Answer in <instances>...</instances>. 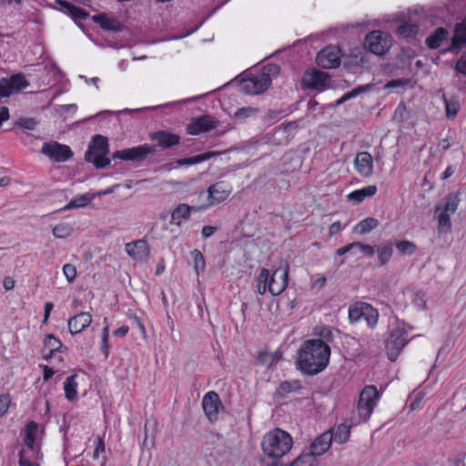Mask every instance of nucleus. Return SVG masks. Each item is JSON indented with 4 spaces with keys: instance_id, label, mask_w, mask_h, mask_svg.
I'll use <instances>...</instances> for the list:
<instances>
[{
    "instance_id": "f257e3e1",
    "label": "nucleus",
    "mask_w": 466,
    "mask_h": 466,
    "mask_svg": "<svg viewBox=\"0 0 466 466\" xmlns=\"http://www.w3.org/2000/svg\"><path fill=\"white\" fill-rule=\"evenodd\" d=\"M330 353L327 343L319 339H309L299 350L298 367L308 375L318 374L329 365Z\"/></svg>"
},
{
    "instance_id": "f03ea898",
    "label": "nucleus",
    "mask_w": 466,
    "mask_h": 466,
    "mask_svg": "<svg viewBox=\"0 0 466 466\" xmlns=\"http://www.w3.org/2000/svg\"><path fill=\"white\" fill-rule=\"evenodd\" d=\"M289 265L277 268L272 274L267 268H261L257 277V291L264 295L268 291L272 296L280 295L288 286Z\"/></svg>"
},
{
    "instance_id": "7ed1b4c3",
    "label": "nucleus",
    "mask_w": 466,
    "mask_h": 466,
    "mask_svg": "<svg viewBox=\"0 0 466 466\" xmlns=\"http://www.w3.org/2000/svg\"><path fill=\"white\" fill-rule=\"evenodd\" d=\"M292 445V437L280 429L269 431L261 441V449L264 455L272 459H280L288 454Z\"/></svg>"
},
{
    "instance_id": "20e7f679",
    "label": "nucleus",
    "mask_w": 466,
    "mask_h": 466,
    "mask_svg": "<svg viewBox=\"0 0 466 466\" xmlns=\"http://www.w3.org/2000/svg\"><path fill=\"white\" fill-rule=\"evenodd\" d=\"M232 187L226 181H218L211 185L206 191H201L198 197L196 210H206L208 208L225 201Z\"/></svg>"
},
{
    "instance_id": "39448f33",
    "label": "nucleus",
    "mask_w": 466,
    "mask_h": 466,
    "mask_svg": "<svg viewBox=\"0 0 466 466\" xmlns=\"http://www.w3.org/2000/svg\"><path fill=\"white\" fill-rule=\"evenodd\" d=\"M410 329L408 325L400 321H396L395 325L391 328L390 336L386 340L387 355L391 361L398 358L400 351L410 341Z\"/></svg>"
},
{
    "instance_id": "423d86ee",
    "label": "nucleus",
    "mask_w": 466,
    "mask_h": 466,
    "mask_svg": "<svg viewBox=\"0 0 466 466\" xmlns=\"http://www.w3.org/2000/svg\"><path fill=\"white\" fill-rule=\"evenodd\" d=\"M108 151L106 137L101 135H96L89 144L88 149L85 155V159L87 162L93 163L97 168L106 167L110 164V160L106 157Z\"/></svg>"
},
{
    "instance_id": "0eeeda50",
    "label": "nucleus",
    "mask_w": 466,
    "mask_h": 466,
    "mask_svg": "<svg viewBox=\"0 0 466 466\" xmlns=\"http://www.w3.org/2000/svg\"><path fill=\"white\" fill-rule=\"evenodd\" d=\"M380 394L377 388L373 385L366 386L360 394L357 405V410L360 419L368 420L377 406Z\"/></svg>"
},
{
    "instance_id": "6e6552de",
    "label": "nucleus",
    "mask_w": 466,
    "mask_h": 466,
    "mask_svg": "<svg viewBox=\"0 0 466 466\" xmlns=\"http://www.w3.org/2000/svg\"><path fill=\"white\" fill-rule=\"evenodd\" d=\"M365 43L371 53L382 56L390 49L391 37L388 33L374 30L366 35Z\"/></svg>"
},
{
    "instance_id": "1a4fd4ad",
    "label": "nucleus",
    "mask_w": 466,
    "mask_h": 466,
    "mask_svg": "<svg viewBox=\"0 0 466 466\" xmlns=\"http://www.w3.org/2000/svg\"><path fill=\"white\" fill-rule=\"evenodd\" d=\"M270 84L269 75L268 73H261L244 79L240 84V87L247 94L258 95L266 91Z\"/></svg>"
},
{
    "instance_id": "9d476101",
    "label": "nucleus",
    "mask_w": 466,
    "mask_h": 466,
    "mask_svg": "<svg viewBox=\"0 0 466 466\" xmlns=\"http://www.w3.org/2000/svg\"><path fill=\"white\" fill-rule=\"evenodd\" d=\"M218 126V121L217 119L206 115L192 118L187 127V131L189 135L197 136L215 129Z\"/></svg>"
},
{
    "instance_id": "9b49d317",
    "label": "nucleus",
    "mask_w": 466,
    "mask_h": 466,
    "mask_svg": "<svg viewBox=\"0 0 466 466\" xmlns=\"http://www.w3.org/2000/svg\"><path fill=\"white\" fill-rule=\"evenodd\" d=\"M202 408L210 421L217 420L219 411L223 410L218 394L215 391L207 392L202 399Z\"/></svg>"
},
{
    "instance_id": "f8f14e48",
    "label": "nucleus",
    "mask_w": 466,
    "mask_h": 466,
    "mask_svg": "<svg viewBox=\"0 0 466 466\" xmlns=\"http://www.w3.org/2000/svg\"><path fill=\"white\" fill-rule=\"evenodd\" d=\"M316 61L323 68H335L340 64V50L335 46H327L318 53Z\"/></svg>"
},
{
    "instance_id": "ddd939ff",
    "label": "nucleus",
    "mask_w": 466,
    "mask_h": 466,
    "mask_svg": "<svg viewBox=\"0 0 466 466\" xmlns=\"http://www.w3.org/2000/svg\"><path fill=\"white\" fill-rule=\"evenodd\" d=\"M41 152L56 162L66 161L72 156V151L69 147L57 142L45 143Z\"/></svg>"
},
{
    "instance_id": "4468645a",
    "label": "nucleus",
    "mask_w": 466,
    "mask_h": 466,
    "mask_svg": "<svg viewBox=\"0 0 466 466\" xmlns=\"http://www.w3.org/2000/svg\"><path fill=\"white\" fill-rule=\"evenodd\" d=\"M154 149L149 145L144 144L137 147L122 149L116 151L113 154V158L121 160H142L149 154H152Z\"/></svg>"
},
{
    "instance_id": "2eb2a0df",
    "label": "nucleus",
    "mask_w": 466,
    "mask_h": 466,
    "mask_svg": "<svg viewBox=\"0 0 466 466\" xmlns=\"http://www.w3.org/2000/svg\"><path fill=\"white\" fill-rule=\"evenodd\" d=\"M126 253L136 262H146L149 257V247L146 240L138 239L125 245Z\"/></svg>"
},
{
    "instance_id": "dca6fc26",
    "label": "nucleus",
    "mask_w": 466,
    "mask_h": 466,
    "mask_svg": "<svg viewBox=\"0 0 466 466\" xmlns=\"http://www.w3.org/2000/svg\"><path fill=\"white\" fill-rule=\"evenodd\" d=\"M302 83L309 88L322 91L329 86V78L325 72L312 70L304 74Z\"/></svg>"
},
{
    "instance_id": "f3484780",
    "label": "nucleus",
    "mask_w": 466,
    "mask_h": 466,
    "mask_svg": "<svg viewBox=\"0 0 466 466\" xmlns=\"http://www.w3.org/2000/svg\"><path fill=\"white\" fill-rule=\"evenodd\" d=\"M92 315L89 312L82 311L71 318L67 321V328L71 334L75 335L82 332L92 323Z\"/></svg>"
},
{
    "instance_id": "a211bd4d",
    "label": "nucleus",
    "mask_w": 466,
    "mask_h": 466,
    "mask_svg": "<svg viewBox=\"0 0 466 466\" xmlns=\"http://www.w3.org/2000/svg\"><path fill=\"white\" fill-rule=\"evenodd\" d=\"M354 166L358 173L365 177L373 174V157L369 152H360L357 154Z\"/></svg>"
},
{
    "instance_id": "6ab92c4d",
    "label": "nucleus",
    "mask_w": 466,
    "mask_h": 466,
    "mask_svg": "<svg viewBox=\"0 0 466 466\" xmlns=\"http://www.w3.org/2000/svg\"><path fill=\"white\" fill-rule=\"evenodd\" d=\"M331 442L332 434L330 431H326L314 440L308 453L312 454V457L316 459V457L321 456L329 451Z\"/></svg>"
},
{
    "instance_id": "aec40b11",
    "label": "nucleus",
    "mask_w": 466,
    "mask_h": 466,
    "mask_svg": "<svg viewBox=\"0 0 466 466\" xmlns=\"http://www.w3.org/2000/svg\"><path fill=\"white\" fill-rule=\"evenodd\" d=\"M197 202L193 206H188L187 204L181 203L176 207V208L171 212V224H175L177 226H180L183 220H188L191 217V212H200L201 210H196Z\"/></svg>"
},
{
    "instance_id": "412c9836",
    "label": "nucleus",
    "mask_w": 466,
    "mask_h": 466,
    "mask_svg": "<svg viewBox=\"0 0 466 466\" xmlns=\"http://www.w3.org/2000/svg\"><path fill=\"white\" fill-rule=\"evenodd\" d=\"M56 8L68 15L75 21L86 19L88 14L80 7H77L66 0H56Z\"/></svg>"
},
{
    "instance_id": "4be33fe9",
    "label": "nucleus",
    "mask_w": 466,
    "mask_h": 466,
    "mask_svg": "<svg viewBox=\"0 0 466 466\" xmlns=\"http://www.w3.org/2000/svg\"><path fill=\"white\" fill-rule=\"evenodd\" d=\"M38 430V425L35 421H30L25 425V438L24 441L26 446L27 451H30L32 455L36 453L35 437Z\"/></svg>"
},
{
    "instance_id": "5701e85b",
    "label": "nucleus",
    "mask_w": 466,
    "mask_h": 466,
    "mask_svg": "<svg viewBox=\"0 0 466 466\" xmlns=\"http://www.w3.org/2000/svg\"><path fill=\"white\" fill-rule=\"evenodd\" d=\"M96 197V194L90 192L77 195L74 197L64 208H62L61 210L85 208L89 205Z\"/></svg>"
},
{
    "instance_id": "b1692460",
    "label": "nucleus",
    "mask_w": 466,
    "mask_h": 466,
    "mask_svg": "<svg viewBox=\"0 0 466 466\" xmlns=\"http://www.w3.org/2000/svg\"><path fill=\"white\" fill-rule=\"evenodd\" d=\"M378 189L375 185H370L360 189L350 192L347 198L349 201L355 204L362 202L366 198L373 197L377 193Z\"/></svg>"
},
{
    "instance_id": "393cba45",
    "label": "nucleus",
    "mask_w": 466,
    "mask_h": 466,
    "mask_svg": "<svg viewBox=\"0 0 466 466\" xmlns=\"http://www.w3.org/2000/svg\"><path fill=\"white\" fill-rule=\"evenodd\" d=\"M93 21L98 24L104 30L118 32L121 30L120 23L112 17H108L105 14H99L93 16Z\"/></svg>"
},
{
    "instance_id": "a878e982",
    "label": "nucleus",
    "mask_w": 466,
    "mask_h": 466,
    "mask_svg": "<svg viewBox=\"0 0 466 466\" xmlns=\"http://www.w3.org/2000/svg\"><path fill=\"white\" fill-rule=\"evenodd\" d=\"M448 30L443 27H439L426 38V44L430 48L435 49L441 46V45L448 39Z\"/></svg>"
},
{
    "instance_id": "bb28decb",
    "label": "nucleus",
    "mask_w": 466,
    "mask_h": 466,
    "mask_svg": "<svg viewBox=\"0 0 466 466\" xmlns=\"http://www.w3.org/2000/svg\"><path fill=\"white\" fill-rule=\"evenodd\" d=\"M466 44V19L457 24L454 35L451 38V49H459Z\"/></svg>"
},
{
    "instance_id": "cd10ccee",
    "label": "nucleus",
    "mask_w": 466,
    "mask_h": 466,
    "mask_svg": "<svg viewBox=\"0 0 466 466\" xmlns=\"http://www.w3.org/2000/svg\"><path fill=\"white\" fill-rule=\"evenodd\" d=\"M332 434V441L337 443H345L350 436V426L347 423H341L329 431Z\"/></svg>"
},
{
    "instance_id": "c85d7f7f",
    "label": "nucleus",
    "mask_w": 466,
    "mask_h": 466,
    "mask_svg": "<svg viewBox=\"0 0 466 466\" xmlns=\"http://www.w3.org/2000/svg\"><path fill=\"white\" fill-rule=\"evenodd\" d=\"M153 138L161 147H170L172 146L178 144L179 142L178 136L163 131L156 133Z\"/></svg>"
},
{
    "instance_id": "c756f323",
    "label": "nucleus",
    "mask_w": 466,
    "mask_h": 466,
    "mask_svg": "<svg viewBox=\"0 0 466 466\" xmlns=\"http://www.w3.org/2000/svg\"><path fill=\"white\" fill-rule=\"evenodd\" d=\"M77 375L74 374L66 378L64 382V390L66 398L70 400H76L77 399V388L78 383L76 381Z\"/></svg>"
},
{
    "instance_id": "7c9ffc66",
    "label": "nucleus",
    "mask_w": 466,
    "mask_h": 466,
    "mask_svg": "<svg viewBox=\"0 0 466 466\" xmlns=\"http://www.w3.org/2000/svg\"><path fill=\"white\" fill-rule=\"evenodd\" d=\"M217 155V152H206L191 157L178 159L177 160L176 164L177 167L196 165L207 161Z\"/></svg>"
},
{
    "instance_id": "2f4dec72",
    "label": "nucleus",
    "mask_w": 466,
    "mask_h": 466,
    "mask_svg": "<svg viewBox=\"0 0 466 466\" xmlns=\"http://www.w3.org/2000/svg\"><path fill=\"white\" fill-rule=\"evenodd\" d=\"M379 226V221L374 218H367L359 222L355 227V231L360 234H367Z\"/></svg>"
},
{
    "instance_id": "473e14b6",
    "label": "nucleus",
    "mask_w": 466,
    "mask_h": 466,
    "mask_svg": "<svg viewBox=\"0 0 466 466\" xmlns=\"http://www.w3.org/2000/svg\"><path fill=\"white\" fill-rule=\"evenodd\" d=\"M444 103L447 117L449 119L455 118L461 109L459 101L454 97L447 98L444 96Z\"/></svg>"
},
{
    "instance_id": "72a5a7b5",
    "label": "nucleus",
    "mask_w": 466,
    "mask_h": 466,
    "mask_svg": "<svg viewBox=\"0 0 466 466\" xmlns=\"http://www.w3.org/2000/svg\"><path fill=\"white\" fill-rule=\"evenodd\" d=\"M378 318L379 313L374 308L368 304L364 305V314L362 320H364L369 327H375L378 322Z\"/></svg>"
},
{
    "instance_id": "f704fd0d",
    "label": "nucleus",
    "mask_w": 466,
    "mask_h": 466,
    "mask_svg": "<svg viewBox=\"0 0 466 466\" xmlns=\"http://www.w3.org/2000/svg\"><path fill=\"white\" fill-rule=\"evenodd\" d=\"M392 253H393V247H392L391 243L387 242V243L382 244L378 249V257H379L380 265H386L390 261V259L392 256Z\"/></svg>"
},
{
    "instance_id": "c9c22d12",
    "label": "nucleus",
    "mask_w": 466,
    "mask_h": 466,
    "mask_svg": "<svg viewBox=\"0 0 466 466\" xmlns=\"http://www.w3.org/2000/svg\"><path fill=\"white\" fill-rule=\"evenodd\" d=\"M52 233L56 238H66L73 233V227L68 223H60L55 226Z\"/></svg>"
},
{
    "instance_id": "e433bc0d",
    "label": "nucleus",
    "mask_w": 466,
    "mask_h": 466,
    "mask_svg": "<svg viewBox=\"0 0 466 466\" xmlns=\"http://www.w3.org/2000/svg\"><path fill=\"white\" fill-rule=\"evenodd\" d=\"M419 32V26L411 22H406L398 27V34L403 37L415 36Z\"/></svg>"
},
{
    "instance_id": "4c0bfd02",
    "label": "nucleus",
    "mask_w": 466,
    "mask_h": 466,
    "mask_svg": "<svg viewBox=\"0 0 466 466\" xmlns=\"http://www.w3.org/2000/svg\"><path fill=\"white\" fill-rule=\"evenodd\" d=\"M191 257L194 260V268L197 275H200L206 269V262L204 256L198 249H194L191 251Z\"/></svg>"
},
{
    "instance_id": "58836bf2",
    "label": "nucleus",
    "mask_w": 466,
    "mask_h": 466,
    "mask_svg": "<svg viewBox=\"0 0 466 466\" xmlns=\"http://www.w3.org/2000/svg\"><path fill=\"white\" fill-rule=\"evenodd\" d=\"M435 215L438 219V228L440 230H449L451 227V214L444 213L442 210L436 208Z\"/></svg>"
},
{
    "instance_id": "ea45409f",
    "label": "nucleus",
    "mask_w": 466,
    "mask_h": 466,
    "mask_svg": "<svg viewBox=\"0 0 466 466\" xmlns=\"http://www.w3.org/2000/svg\"><path fill=\"white\" fill-rule=\"evenodd\" d=\"M314 335L319 337V340L325 343L329 342L333 339V330L325 326H317L314 329Z\"/></svg>"
},
{
    "instance_id": "a19ab883",
    "label": "nucleus",
    "mask_w": 466,
    "mask_h": 466,
    "mask_svg": "<svg viewBox=\"0 0 466 466\" xmlns=\"http://www.w3.org/2000/svg\"><path fill=\"white\" fill-rule=\"evenodd\" d=\"M458 205L459 199L457 197L451 195L447 198L445 204L442 207H438L437 208L442 210L444 213L452 215L457 210Z\"/></svg>"
},
{
    "instance_id": "79ce46f5",
    "label": "nucleus",
    "mask_w": 466,
    "mask_h": 466,
    "mask_svg": "<svg viewBox=\"0 0 466 466\" xmlns=\"http://www.w3.org/2000/svg\"><path fill=\"white\" fill-rule=\"evenodd\" d=\"M316 459L312 457V454L302 453L297 457L290 464V466H315Z\"/></svg>"
},
{
    "instance_id": "37998d69",
    "label": "nucleus",
    "mask_w": 466,
    "mask_h": 466,
    "mask_svg": "<svg viewBox=\"0 0 466 466\" xmlns=\"http://www.w3.org/2000/svg\"><path fill=\"white\" fill-rule=\"evenodd\" d=\"M364 305H355L349 309V319L351 323L360 322L362 320L364 314Z\"/></svg>"
},
{
    "instance_id": "c03bdc74",
    "label": "nucleus",
    "mask_w": 466,
    "mask_h": 466,
    "mask_svg": "<svg viewBox=\"0 0 466 466\" xmlns=\"http://www.w3.org/2000/svg\"><path fill=\"white\" fill-rule=\"evenodd\" d=\"M396 248L402 255H412L417 249L415 243L409 240H402L398 242L396 244Z\"/></svg>"
},
{
    "instance_id": "a18cd8bd",
    "label": "nucleus",
    "mask_w": 466,
    "mask_h": 466,
    "mask_svg": "<svg viewBox=\"0 0 466 466\" xmlns=\"http://www.w3.org/2000/svg\"><path fill=\"white\" fill-rule=\"evenodd\" d=\"M301 389L300 382L299 380L284 381L279 385V390L281 394L297 392Z\"/></svg>"
},
{
    "instance_id": "49530a36",
    "label": "nucleus",
    "mask_w": 466,
    "mask_h": 466,
    "mask_svg": "<svg viewBox=\"0 0 466 466\" xmlns=\"http://www.w3.org/2000/svg\"><path fill=\"white\" fill-rule=\"evenodd\" d=\"M258 108L252 107V106H247V107H242V108L238 109V111H236L234 116L237 119L244 120L246 118L252 117V116H256L258 114Z\"/></svg>"
},
{
    "instance_id": "de8ad7c7",
    "label": "nucleus",
    "mask_w": 466,
    "mask_h": 466,
    "mask_svg": "<svg viewBox=\"0 0 466 466\" xmlns=\"http://www.w3.org/2000/svg\"><path fill=\"white\" fill-rule=\"evenodd\" d=\"M44 344L50 352L58 350L62 345L61 341L52 334L46 335L44 340Z\"/></svg>"
},
{
    "instance_id": "09e8293b",
    "label": "nucleus",
    "mask_w": 466,
    "mask_h": 466,
    "mask_svg": "<svg viewBox=\"0 0 466 466\" xmlns=\"http://www.w3.org/2000/svg\"><path fill=\"white\" fill-rule=\"evenodd\" d=\"M63 274L69 283H72L76 277V268L72 264H65L63 266Z\"/></svg>"
},
{
    "instance_id": "8fccbe9b",
    "label": "nucleus",
    "mask_w": 466,
    "mask_h": 466,
    "mask_svg": "<svg viewBox=\"0 0 466 466\" xmlns=\"http://www.w3.org/2000/svg\"><path fill=\"white\" fill-rule=\"evenodd\" d=\"M355 249H359V252L365 254L369 258H371L375 255V248L368 244H363L361 242H354Z\"/></svg>"
},
{
    "instance_id": "3c124183",
    "label": "nucleus",
    "mask_w": 466,
    "mask_h": 466,
    "mask_svg": "<svg viewBox=\"0 0 466 466\" xmlns=\"http://www.w3.org/2000/svg\"><path fill=\"white\" fill-rule=\"evenodd\" d=\"M367 89H368L367 87H360V88L353 89V90L346 93L345 95H343L339 99H338L336 102V105H340L343 102H345L352 97L357 96L359 94H360L363 91H366Z\"/></svg>"
},
{
    "instance_id": "603ef678",
    "label": "nucleus",
    "mask_w": 466,
    "mask_h": 466,
    "mask_svg": "<svg viewBox=\"0 0 466 466\" xmlns=\"http://www.w3.org/2000/svg\"><path fill=\"white\" fill-rule=\"evenodd\" d=\"M11 404V400L9 394H1L0 395V418L4 416Z\"/></svg>"
},
{
    "instance_id": "864d4df0",
    "label": "nucleus",
    "mask_w": 466,
    "mask_h": 466,
    "mask_svg": "<svg viewBox=\"0 0 466 466\" xmlns=\"http://www.w3.org/2000/svg\"><path fill=\"white\" fill-rule=\"evenodd\" d=\"M30 451L27 450H22L19 454V466H38L35 463L30 461Z\"/></svg>"
},
{
    "instance_id": "5fc2aeb1",
    "label": "nucleus",
    "mask_w": 466,
    "mask_h": 466,
    "mask_svg": "<svg viewBox=\"0 0 466 466\" xmlns=\"http://www.w3.org/2000/svg\"><path fill=\"white\" fill-rule=\"evenodd\" d=\"M258 360L265 366L270 367L276 360V356L272 353L263 352L259 354Z\"/></svg>"
},
{
    "instance_id": "6e6d98bb",
    "label": "nucleus",
    "mask_w": 466,
    "mask_h": 466,
    "mask_svg": "<svg viewBox=\"0 0 466 466\" xmlns=\"http://www.w3.org/2000/svg\"><path fill=\"white\" fill-rule=\"evenodd\" d=\"M314 278L311 283V289L319 291L325 286L327 279L325 276L320 274L316 275Z\"/></svg>"
},
{
    "instance_id": "4d7b16f0",
    "label": "nucleus",
    "mask_w": 466,
    "mask_h": 466,
    "mask_svg": "<svg viewBox=\"0 0 466 466\" xmlns=\"http://www.w3.org/2000/svg\"><path fill=\"white\" fill-rule=\"evenodd\" d=\"M76 104H68V105H58L56 106V111L64 116L66 114V112L69 111V110H73V112L75 113L76 111Z\"/></svg>"
},
{
    "instance_id": "13d9d810",
    "label": "nucleus",
    "mask_w": 466,
    "mask_h": 466,
    "mask_svg": "<svg viewBox=\"0 0 466 466\" xmlns=\"http://www.w3.org/2000/svg\"><path fill=\"white\" fill-rule=\"evenodd\" d=\"M456 70L466 76V54L462 55L456 64Z\"/></svg>"
},
{
    "instance_id": "bf43d9fd",
    "label": "nucleus",
    "mask_w": 466,
    "mask_h": 466,
    "mask_svg": "<svg viewBox=\"0 0 466 466\" xmlns=\"http://www.w3.org/2000/svg\"><path fill=\"white\" fill-rule=\"evenodd\" d=\"M218 228L213 226H204L201 230L202 237L204 238H210L215 232H217Z\"/></svg>"
},
{
    "instance_id": "052dcab7",
    "label": "nucleus",
    "mask_w": 466,
    "mask_h": 466,
    "mask_svg": "<svg viewBox=\"0 0 466 466\" xmlns=\"http://www.w3.org/2000/svg\"><path fill=\"white\" fill-rule=\"evenodd\" d=\"M105 452V444L104 441L98 438L96 440V446L94 451V458L97 459L101 453Z\"/></svg>"
},
{
    "instance_id": "680f3d73",
    "label": "nucleus",
    "mask_w": 466,
    "mask_h": 466,
    "mask_svg": "<svg viewBox=\"0 0 466 466\" xmlns=\"http://www.w3.org/2000/svg\"><path fill=\"white\" fill-rule=\"evenodd\" d=\"M342 229L341 224L339 221L333 222L329 228V235L330 237L337 235Z\"/></svg>"
},
{
    "instance_id": "e2e57ef3",
    "label": "nucleus",
    "mask_w": 466,
    "mask_h": 466,
    "mask_svg": "<svg viewBox=\"0 0 466 466\" xmlns=\"http://www.w3.org/2000/svg\"><path fill=\"white\" fill-rule=\"evenodd\" d=\"M54 309V305L52 302H46L45 304V313L43 318V323L46 324L48 322L51 311Z\"/></svg>"
},
{
    "instance_id": "0e129e2a",
    "label": "nucleus",
    "mask_w": 466,
    "mask_h": 466,
    "mask_svg": "<svg viewBox=\"0 0 466 466\" xmlns=\"http://www.w3.org/2000/svg\"><path fill=\"white\" fill-rule=\"evenodd\" d=\"M353 249H355L354 242L351 244H349L347 246H344L342 248H339V249H337L336 254L338 256H343V255L350 252Z\"/></svg>"
},
{
    "instance_id": "69168bd1",
    "label": "nucleus",
    "mask_w": 466,
    "mask_h": 466,
    "mask_svg": "<svg viewBox=\"0 0 466 466\" xmlns=\"http://www.w3.org/2000/svg\"><path fill=\"white\" fill-rule=\"evenodd\" d=\"M3 286L5 290H11L15 288V280L11 277L5 278L3 281Z\"/></svg>"
},
{
    "instance_id": "338daca9",
    "label": "nucleus",
    "mask_w": 466,
    "mask_h": 466,
    "mask_svg": "<svg viewBox=\"0 0 466 466\" xmlns=\"http://www.w3.org/2000/svg\"><path fill=\"white\" fill-rule=\"evenodd\" d=\"M128 330L127 326H122L114 331V335L116 337H124L127 334Z\"/></svg>"
},
{
    "instance_id": "774afa93",
    "label": "nucleus",
    "mask_w": 466,
    "mask_h": 466,
    "mask_svg": "<svg viewBox=\"0 0 466 466\" xmlns=\"http://www.w3.org/2000/svg\"><path fill=\"white\" fill-rule=\"evenodd\" d=\"M451 147V143L449 141L448 138H443L441 139L439 144H438V147L441 148V150H446L448 149L449 147Z\"/></svg>"
}]
</instances>
